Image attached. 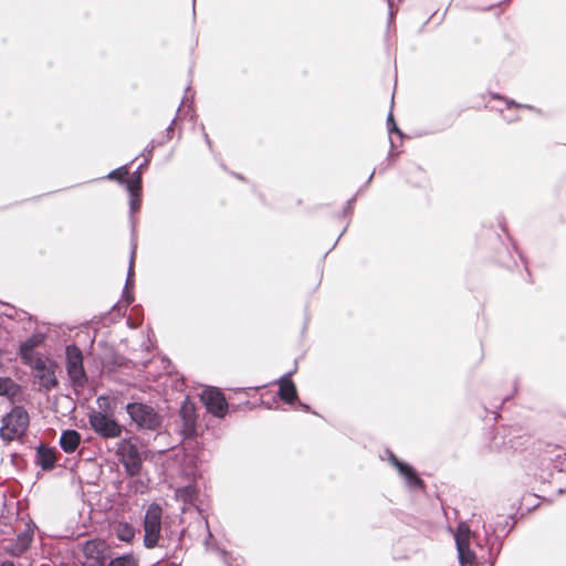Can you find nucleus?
<instances>
[{
    "mask_svg": "<svg viewBox=\"0 0 566 566\" xmlns=\"http://www.w3.org/2000/svg\"><path fill=\"white\" fill-rule=\"evenodd\" d=\"M66 370L74 386H83L86 375L83 367V355L76 346L66 347Z\"/></svg>",
    "mask_w": 566,
    "mask_h": 566,
    "instance_id": "obj_6",
    "label": "nucleus"
},
{
    "mask_svg": "<svg viewBox=\"0 0 566 566\" xmlns=\"http://www.w3.org/2000/svg\"><path fill=\"white\" fill-rule=\"evenodd\" d=\"M161 507L158 504H151L146 511L144 520V544L147 548L157 546L161 533Z\"/></svg>",
    "mask_w": 566,
    "mask_h": 566,
    "instance_id": "obj_3",
    "label": "nucleus"
},
{
    "mask_svg": "<svg viewBox=\"0 0 566 566\" xmlns=\"http://www.w3.org/2000/svg\"><path fill=\"white\" fill-rule=\"evenodd\" d=\"M81 442V434L75 430H65L60 438L61 448L67 452H74Z\"/></svg>",
    "mask_w": 566,
    "mask_h": 566,
    "instance_id": "obj_12",
    "label": "nucleus"
},
{
    "mask_svg": "<svg viewBox=\"0 0 566 566\" xmlns=\"http://www.w3.org/2000/svg\"><path fill=\"white\" fill-rule=\"evenodd\" d=\"M105 545L98 541H87L83 547L84 558L104 557Z\"/></svg>",
    "mask_w": 566,
    "mask_h": 566,
    "instance_id": "obj_14",
    "label": "nucleus"
},
{
    "mask_svg": "<svg viewBox=\"0 0 566 566\" xmlns=\"http://www.w3.org/2000/svg\"><path fill=\"white\" fill-rule=\"evenodd\" d=\"M126 187L130 197L139 196L142 189V175L140 171H135L132 177L127 180Z\"/></svg>",
    "mask_w": 566,
    "mask_h": 566,
    "instance_id": "obj_17",
    "label": "nucleus"
},
{
    "mask_svg": "<svg viewBox=\"0 0 566 566\" xmlns=\"http://www.w3.org/2000/svg\"><path fill=\"white\" fill-rule=\"evenodd\" d=\"M29 415L22 407H14L2 419L0 437L6 441H12L21 437L29 426Z\"/></svg>",
    "mask_w": 566,
    "mask_h": 566,
    "instance_id": "obj_1",
    "label": "nucleus"
},
{
    "mask_svg": "<svg viewBox=\"0 0 566 566\" xmlns=\"http://www.w3.org/2000/svg\"><path fill=\"white\" fill-rule=\"evenodd\" d=\"M197 496V489L193 485H187L184 488H179L175 491V497L178 501L187 503H192Z\"/></svg>",
    "mask_w": 566,
    "mask_h": 566,
    "instance_id": "obj_15",
    "label": "nucleus"
},
{
    "mask_svg": "<svg viewBox=\"0 0 566 566\" xmlns=\"http://www.w3.org/2000/svg\"><path fill=\"white\" fill-rule=\"evenodd\" d=\"M126 411L139 429L156 430L160 427L159 415L148 405L132 402L126 406Z\"/></svg>",
    "mask_w": 566,
    "mask_h": 566,
    "instance_id": "obj_2",
    "label": "nucleus"
},
{
    "mask_svg": "<svg viewBox=\"0 0 566 566\" xmlns=\"http://www.w3.org/2000/svg\"><path fill=\"white\" fill-rule=\"evenodd\" d=\"M97 402H98L99 408H103V407L106 405L107 399H106V398H104V397H99V398L97 399Z\"/></svg>",
    "mask_w": 566,
    "mask_h": 566,
    "instance_id": "obj_24",
    "label": "nucleus"
},
{
    "mask_svg": "<svg viewBox=\"0 0 566 566\" xmlns=\"http://www.w3.org/2000/svg\"><path fill=\"white\" fill-rule=\"evenodd\" d=\"M34 370L35 377L44 388L51 389L57 385L53 364L39 359L34 365Z\"/></svg>",
    "mask_w": 566,
    "mask_h": 566,
    "instance_id": "obj_9",
    "label": "nucleus"
},
{
    "mask_svg": "<svg viewBox=\"0 0 566 566\" xmlns=\"http://www.w3.org/2000/svg\"><path fill=\"white\" fill-rule=\"evenodd\" d=\"M127 175H128V169H127V167H126V166H122V167H119V168H117V169L113 170L112 172H109L108 178H109V179H117V180H119L120 182H123V181H124L125 176H127Z\"/></svg>",
    "mask_w": 566,
    "mask_h": 566,
    "instance_id": "obj_21",
    "label": "nucleus"
},
{
    "mask_svg": "<svg viewBox=\"0 0 566 566\" xmlns=\"http://www.w3.org/2000/svg\"><path fill=\"white\" fill-rule=\"evenodd\" d=\"M388 120L392 123V128L390 130H397L396 124L392 122V115L390 114Z\"/></svg>",
    "mask_w": 566,
    "mask_h": 566,
    "instance_id": "obj_26",
    "label": "nucleus"
},
{
    "mask_svg": "<svg viewBox=\"0 0 566 566\" xmlns=\"http://www.w3.org/2000/svg\"><path fill=\"white\" fill-rule=\"evenodd\" d=\"M92 429L101 437L111 439L122 434V426L103 411H92L88 416Z\"/></svg>",
    "mask_w": 566,
    "mask_h": 566,
    "instance_id": "obj_5",
    "label": "nucleus"
},
{
    "mask_svg": "<svg viewBox=\"0 0 566 566\" xmlns=\"http://www.w3.org/2000/svg\"><path fill=\"white\" fill-rule=\"evenodd\" d=\"M140 200L139 196L130 197V210L132 212H135L139 209Z\"/></svg>",
    "mask_w": 566,
    "mask_h": 566,
    "instance_id": "obj_23",
    "label": "nucleus"
},
{
    "mask_svg": "<svg viewBox=\"0 0 566 566\" xmlns=\"http://www.w3.org/2000/svg\"><path fill=\"white\" fill-rule=\"evenodd\" d=\"M36 455L38 463L42 467V469L50 470L54 467L56 461L54 450L42 446L38 449Z\"/></svg>",
    "mask_w": 566,
    "mask_h": 566,
    "instance_id": "obj_13",
    "label": "nucleus"
},
{
    "mask_svg": "<svg viewBox=\"0 0 566 566\" xmlns=\"http://www.w3.org/2000/svg\"><path fill=\"white\" fill-rule=\"evenodd\" d=\"M201 400L209 412L222 418L228 412V402L217 388H206L201 394Z\"/></svg>",
    "mask_w": 566,
    "mask_h": 566,
    "instance_id": "obj_8",
    "label": "nucleus"
},
{
    "mask_svg": "<svg viewBox=\"0 0 566 566\" xmlns=\"http://www.w3.org/2000/svg\"><path fill=\"white\" fill-rule=\"evenodd\" d=\"M0 566H14L12 562H4Z\"/></svg>",
    "mask_w": 566,
    "mask_h": 566,
    "instance_id": "obj_27",
    "label": "nucleus"
},
{
    "mask_svg": "<svg viewBox=\"0 0 566 566\" xmlns=\"http://www.w3.org/2000/svg\"><path fill=\"white\" fill-rule=\"evenodd\" d=\"M473 534L467 523H459L454 539L458 551V558L461 566H474L475 553L471 551L470 543Z\"/></svg>",
    "mask_w": 566,
    "mask_h": 566,
    "instance_id": "obj_4",
    "label": "nucleus"
},
{
    "mask_svg": "<svg viewBox=\"0 0 566 566\" xmlns=\"http://www.w3.org/2000/svg\"><path fill=\"white\" fill-rule=\"evenodd\" d=\"M14 392V382L9 378H0V395Z\"/></svg>",
    "mask_w": 566,
    "mask_h": 566,
    "instance_id": "obj_20",
    "label": "nucleus"
},
{
    "mask_svg": "<svg viewBox=\"0 0 566 566\" xmlns=\"http://www.w3.org/2000/svg\"><path fill=\"white\" fill-rule=\"evenodd\" d=\"M390 462L396 467L399 474L405 479V482L410 489H421L422 481L419 479L415 470L405 462L399 461L395 455L390 454Z\"/></svg>",
    "mask_w": 566,
    "mask_h": 566,
    "instance_id": "obj_10",
    "label": "nucleus"
},
{
    "mask_svg": "<svg viewBox=\"0 0 566 566\" xmlns=\"http://www.w3.org/2000/svg\"><path fill=\"white\" fill-rule=\"evenodd\" d=\"M108 566H138V560L133 555L127 554L112 559Z\"/></svg>",
    "mask_w": 566,
    "mask_h": 566,
    "instance_id": "obj_19",
    "label": "nucleus"
},
{
    "mask_svg": "<svg viewBox=\"0 0 566 566\" xmlns=\"http://www.w3.org/2000/svg\"><path fill=\"white\" fill-rule=\"evenodd\" d=\"M292 373L285 374L280 380V390L279 395L282 400L285 402L292 403L296 399V388L293 381L291 380Z\"/></svg>",
    "mask_w": 566,
    "mask_h": 566,
    "instance_id": "obj_11",
    "label": "nucleus"
},
{
    "mask_svg": "<svg viewBox=\"0 0 566 566\" xmlns=\"http://www.w3.org/2000/svg\"><path fill=\"white\" fill-rule=\"evenodd\" d=\"M136 253V248L134 247L130 253V262H129V269H128V275L126 281V287L124 291V297L126 298L127 304H129L133 301L132 294L128 292V289L133 286V276H134V258Z\"/></svg>",
    "mask_w": 566,
    "mask_h": 566,
    "instance_id": "obj_18",
    "label": "nucleus"
},
{
    "mask_svg": "<svg viewBox=\"0 0 566 566\" xmlns=\"http://www.w3.org/2000/svg\"><path fill=\"white\" fill-rule=\"evenodd\" d=\"M507 106L511 107V106H516L518 108H527L528 106L526 105H516L514 102H507Z\"/></svg>",
    "mask_w": 566,
    "mask_h": 566,
    "instance_id": "obj_25",
    "label": "nucleus"
},
{
    "mask_svg": "<svg viewBox=\"0 0 566 566\" xmlns=\"http://www.w3.org/2000/svg\"><path fill=\"white\" fill-rule=\"evenodd\" d=\"M117 537L123 542H132L135 537V530L127 523H119L115 528Z\"/></svg>",
    "mask_w": 566,
    "mask_h": 566,
    "instance_id": "obj_16",
    "label": "nucleus"
},
{
    "mask_svg": "<svg viewBox=\"0 0 566 566\" xmlns=\"http://www.w3.org/2000/svg\"><path fill=\"white\" fill-rule=\"evenodd\" d=\"M83 566H105L104 557L84 558Z\"/></svg>",
    "mask_w": 566,
    "mask_h": 566,
    "instance_id": "obj_22",
    "label": "nucleus"
},
{
    "mask_svg": "<svg viewBox=\"0 0 566 566\" xmlns=\"http://www.w3.org/2000/svg\"><path fill=\"white\" fill-rule=\"evenodd\" d=\"M120 462L129 475H136L142 468V458L137 447L130 440H123L118 446Z\"/></svg>",
    "mask_w": 566,
    "mask_h": 566,
    "instance_id": "obj_7",
    "label": "nucleus"
}]
</instances>
